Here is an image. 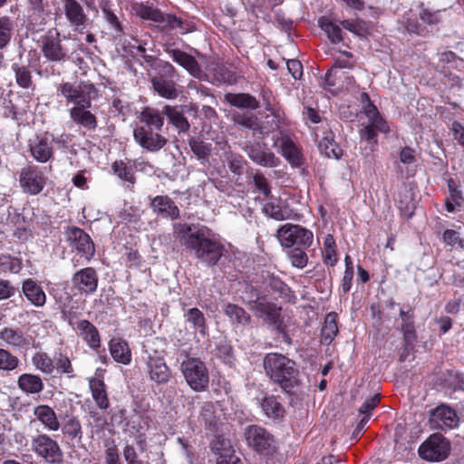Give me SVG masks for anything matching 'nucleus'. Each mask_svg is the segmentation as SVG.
<instances>
[{
    "label": "nucleus",
    "mask_w": 464,
    "mask_h": 464,
    "mask_svg": "<svg viewBox=\"0 0 464 464\" xmlns=\"http://www.w3.org/2000/svg\"><path fill=\"white\" fill-rule=\"evenodd\" d=\"M244 436L246 444L256 452L262 455H272L276 451V444L273 434L266 428L252 424L245 429Z\"/></svg>",
    "instance_id": "obj_10"
},
{
    "label": "nucleus",
    "mask_w": 464,
    "mask_h": 464,
    "mask_svg": "<svg viewBox=\"0 0 464 464\" xmlns=\"http://www.w3.org/2000/svg\"><path fill=\"white\" fill-rule=\"evenodd\" d=\"M30 450L45 464H62L64 452L59 441L50 434L39 432L31 436Z\"/></svg>",
    "instance_id": "obj_5"
},
{
    "label": "nucleus",
    "mask_w": 464,
    "mask_h": 464,
    "mask_svg": "<svg viewBox=\"0 0 464 464\" xmlns=\"http://www.w3.org/2000/svg\"><path fill=\"white\" fill-rule=\"evenodd\" d=\"M160 130L136 125L133 129V139L137 144L149 152L160 151L168 142Z\"/></svg>",
    "instance_id": "obj_14"
},
{
    "label": "nucleus",
    "mask_w": 464,
    "mask_h": 464,
    "mask_svg": "<svg viewBox=\"0 0 464 464\" xmlns=\"http://www.w3.org/2000/svg\"><path fill=\"white\" fill-rule=\"evenodd\" d=\"M34 366L44 374L52 375L54 372L53 356L45 352H37L32 357Z\"/></svg>",
    "instance_id": "obj_50"
},
{
    "label": "nucleus",
    "mask_w": 464,
    "mask_h": 464,
    "mask_svg": "<svg viewBox=\"0 0 464 464\" xmlns=\"http://www.w3.org/2000/svg\"><path fill=\"white\" fill-rule=\"evenodd\" d=\"M254 308L257 315L263 318L269 325L272 323H276V320L281 316V306L272 302L256 301L255 302Z\"/></svg>",
    "instance_id": "obj_39"
},
{
    "label": "nucleus",
    "mask_w": 464,
    "mask_h": 464,
    "mask_svg": "<svg viewBox=\"0 0 464 464\" xmlns=\"http://www.w3.org/2000/svg\"><path fill=\"white\" fill-rule=\"evenodd\" d=\"M18 389L27 395L39 394L44 389L42 378L34 373H22L17 378Z\"/></svg>",
    "instance_id": "obj_35"
},
{
    "label": "nucleus",
    "mask_w": 464,
    "mask_h": 464,
    "mask_svg": "<svg viewBox=\"0 0 464 464\" xmlns=\"http://www.w3.org/2000/svg\"><path fill=\"white\" fill-rule=\"evenodd\" d=\"M339 56L334 58V63L332 68L353 69L355 64L353 54L347 51H339Z\"/></svg>",
    "instance_id": "obj_62"
},
{
    "label": "nucleus",
    "mask_w": 464,
    "mask_h": 464,
    "mask_svg": "<svg viewBox=\"0 0 464 464\" xmlns=\"http://www.w3.org/2000/svg\"><path fill=\"white\" fill-rule=\"evenodd\" d=\"M338 314L335 312H330L325 315L323 327L321 329V343L330 344L339 333Z\"/></svg>",
    "instance_id": "obj_43"
},
{
    "label": "nucleus",
    "mask_w": 464,
    "mask_h": 464,
    "mask_svg": "<svg viewBox=\"0 0 464 464\" xmlns=\"http://www.w3.org/2000/svg\"><path fill=\"white\" fill-rule=\"evenodd\" d=\"M441 239L450 251L453 249H464V239L460 237L459 233L456 230L446 229L442 233Z\"/></svg>",
    "instance_id": "obj_58"
},
{
    "label": "nucleus",
    "mask_w": 464,
    "mask_h": 464,
    "mask_svg": "<svg viewBox=\"0 0 464 464\" xmlns=\"http://www.w3.org/2000/svg\"><path fill=\"white\" fill-rule=\"evenodd\" d=\"M266 375L287 394H295L302 386L299 368L295 361L280 353H268L263 359Z\"/></svg>",
    "instance_id": "obj_3"
},
{
    "label": "nucleus",
    "mask_w": 464,
    "mask_h": 464,
    "mask_svg": "<svg viewBox=\"0 0 464 464\" xmlns=\"http://www.w3.org/2000/svg\"><path fill=\"white\" fill-rule=\"evenodd\" d=\"M246 151L252 161L262 167L274 168L280 162L279 159L266 148V144L264 142L246 145Z\"/></svg>",
    "instance_id": "obj_21"
},
{
    "label": "nucleus",
    "mask_w": 464,
    "mask_h": 464,
    "mask_svg": "<svg viewBox=\"0 0 464 464\" xmlns=\"http://www.w3.org/2000/svg\"><path fill=\"white\" fill-rule=\"evenodd\" d=\"M61 33L57 28H50L40 36L38 41L43 56L49 62L58 64L66 63L71 55L69 49L63 44Z\"/></svg>",
    "instance_id": "obj_6"
},
{
    "label": "nucleus",
    "mask_w": 464,
    "mask_h": 464,
    "mask_svg": "<svg viewBox=\"0 0 464 464\" xmlns=\"http://www.w3.org/2000/svg\"><path fill=\"white\" fill-rule=\"evenodd\" d=\"M166 53L179 65L195 78H201L202 69L197 59L191 54L179 49H167Z\"/></svg>",
    "instance_id": "obj_23"
},
{
    "label": "nucleus",
    "mask_w": 464,
    "mask_h": 464,
    "mask_svg": "<svg viewBox=\"0 0 464 464\" xmlns=\"http://www.w3.org/2000/svg\"><path fill=\"white\" fill-rule=\"evenodd\" d=\"M459 420L456 411L446 404H440L430 411V423L433 430H450L458 426Z\"/></svg>",
    "instance_id": "obj_19"
},
{
    "label": "nucleus",
    "mask_w": 464,
    "mask_h": 464,
    "mask_svg": "<svg viewBox=\"0 0 464 464\" xmlns=\"http://www.w3.org/2000/svg\"><path fill=\"white\" fill-rule=\"evenodd\" d=\"M60 430L64 439L72 446H79L82 443L83 430L81 420L77 416H71L63 423Z\"/></svg>",
    "instance_id": "obj_28"
},
{
    "label": "nucleus",
    "mask_w": 464,
    "mask_h": 464,
    "mask_svg": "<svg viewBox=\"0 0 464 464\" xmlns=\"http://www.w3.org/2000/svg\"><path fill=\"white\" fill-rule=\"evenodd\" d=\"M318 149L321 154L329 159L340 160L343 154V150L335 141V135L332 130L324 132V136L319 141Z\"/></svg>",
    "instance_id": "obj_34"
},
{
    "label": "nucleus",
    "mask_w": 464,
    "mask_h": 464,
    "mask_svg": "<svg viewBox=\"0 0 464 464\" xmlns=\"http://www.w3.org/2000/svg\"><path fill=\"white\" fill-rule=\"evenodd\" d=\"M99 276L97 271L87 266L76 271L72 276V284L81 295H93L98 288Z\"/></svg>",
    "instance_id": "obj_20"
},
{
    "label": "nucleus",
    "mask_w": 464,
    "mask_h": 464,
    "mask_svg": "<svg viewBox=\"0 0 464 464\" xmlns=\"http://www.w3.org/2000/svg\"><path fill=\"white\" fill-rule=\"evenodd\" d=\"M136 14L143 20L152 21L163 32H169L179 29L181 34H187L192 31L191 23L182 20L173 14H164L160 9L151 5L140 4L136 8Z\"/></svg>",
    "instance_id": "obj_4"
},
{
    "label": "nucleus",
    "mask_w": 464,
    "mask_h": 464,
    "mask_svg": "<svg viewBox=\"0 0 464 464\" xmlns=\"http://www.w3.org/2000/svg\"><path fill=\"white\" fill-rule=\"evenodd\" d=\"M153 212L163 218L175 220L179 218V209L168 196H156L150 201Z\"/></svg>",
    "instance_id": "obj_25"
},
{
    "label": "nucleus",
    "mask_w": 464,
    "mask_h": 464,
    "mask_svg": "<svg viewBox=\"0 0 464 464\" xmlns=\"http://www.w3.org/2000/svg\"><path fill=\"white\" fill-rule=\"evenodd\" d=\"M113 174L120 179L126 181L130 184L135 183V171L132 165L125 162L122 160H115L111 165Z\"/></svg>",
    "instance_id": "obj_49"
},
{
    "label": "nucleus",
    "mask_w": 464,
    "mask_h": 464,
    "mask_svg": "<svg viewBox=\"0 0 464 464\" xmlns=\"http://www.w3.org/2000/svg\"><path fill=\"white\" fill-rule=\"evenodd\" d=\"M234 121L241 127L252 130L254 135L263 134L262 127L258 123L257 118L252 114L242 113L235 115Z\"/></svg>",
    "instance_id": "obj_56"
},
{
    "label": "nucleus",
    "mask_w": 464,
    "mask_h": 464,
    "mask_svg": "<svg viewBox=\"0 0 464 464\" xmlns=\"http://www.w3.org/2000/svg\"><path fill=\"white\" fill-rule=\"evenodd\" d=\"M224 313L233 323L238 324H247L251 320L250 314L243 307L235 304H226Z\"/></svg>",
    "instance_id": "obj_51"
},
{
    "label": "nucleus",
    "mask_w": 464,
    "mask_h": 464,
    "mask_svg": "<svg viewBox=\"0 0 464 464\" xmlns=\"http://www.w3.org/2000/svg\"><path fill=\"white\" fill-rule=\"evenodd\" d=\"M64 234L66 239L71 246L74 247L78 253L85 256L88 260L93 257L95 254V246L91 237L82 228L76 226H68Z\"/></svg>",
    "instance_id": "obj_16"
},
{
    "label": "nucleus",
    "mask_w": 464,
    "mask_h": 464,
    "mask_svg": "<svg viewBox=\"0 0 464 464\" xmlns=\"http://www.w3.org/2000/svg\"><path fill=\"white\" fill-rule=\"evenodd\" d=\"M23 268L22 259L10 255L0 256V271L4 273H19Z\"/></svg>",
    "instance_id": "obj_59"
},
{
    "label": "nucleus",
    "mask_w": 464,
    "mask_h": 464,
    "mask_svg": "<svg viewBox=\"0 0 464 464\" xmlns=\"http://www.w3.org/2000/svg\"><path fill=\"white\" fill-rule=\"evenodd\" d=\"M215 353L226 363L231 362L233 359V348L227 341H221L217 344Z\"/></svg>",
    "instance_id": "obj_63"
},
{
    "label": "nucleus",
    "mask_w": 464,
    "mask_h": 464,
    "mask_svg": "<svg viewBox=\"0 0 464 464\" xmlns=\"http://www.w3.org/2000/svg\"><path fill=\"white\" fill-rule=\"evenodd\" d=\"M163 114L179 132H187L189 130L190 124L178 107L165 105L163 107Z\"/></svg>",
    "instance_id": "obj_45"
},
{
    "label": "nucleus",
    "mask_w": 464,
    "mask_h": 464,
    "mask_svg": "<svg viewBox=\"0 0 464 464\" xmlns=\"http://www.w3.org/2000/svg\"><path fill=\"white\" fill-rule=\"evenodd\" d=\"M400 317L401 319L400 331L402 334V338L407 343L417 342L418 334L414 321V309L411 306L408 307V310L401 309Z\"/></svg>",
    "instance_id": "obj_36"
},
{
    "label": "nucleus",
    "mask_w": 464,
    "mask_h": 464,
    "mask_svg": "<svg viewBox=\"0 0 464 464\" xmlns=\"http://www.w3.org/2000/svg\"><path fill=\"white\" fill-rule=\"evenodd\" d=\"M263 413L275 421H282L285 416V409L278 395H265L260 401Z\"/></svg>",
    "instance_id": "obj_26"
},
{
    "label": "nucleus",
    "mask_w": 464,
    "mask_h": 464,
    "mask_svg": "<svg viewBox=\"0 0 464 464\" xmlns=\"http://www.w3.org/2000/svg\"><path fill=\"white\" fill-rule=\"evenodd\" d=\"M308 248L295 247L287 252V257L291 265L296 268L302 269L308 264V256L306 250Z\"/></svg>",
    "instance_id": "obj_60"
},
{
    "label": "nucleus",
    "mask_w": 464,
    "mask_h": 464,
    "mask_svg": "<svg viewBox=\"0 0 464 464\" xmlns=\"http://www.w3.org/2000/svg\"><path fill=\"white\" fill-rule=\"evenodd\" d=\"M318 25L326 34L332 44H336L343 42L341 27L334 24L328 16H321L318 19Z\"/></svg>",
    "instance_id": "obj_47"
},
{
    "label": "nucleus",
    "mask_w": 464,
    "mask_h": 464,
    "mask_svg": "<svg viewBox=\"0 0 464 464\" xmlns=\"http://www.w3.org/2000/svg\"><path fill=\"white\" fill-rule=\"evenodd\" d=\"M47 177L36 165H27L19 172V184L23 191L28 195L36 196L44 188Z\"/></svg>",
    "instance_id": "obj_13"
},
{
    "label": "nucleus",
    "mask_w": 464,
    "mask_h": 464,
    "mask_svg": "<svg viewBox=\"0 0 464 464\" xmlns=\"http://www.w3.org/2000/svg\"><path fill=\"white\" fill-rule=\"evenodd\" d=\"M188 145L191 151L198 160H208L212 150V144L199 138L189 139Z\"/></svg>",
    "instance_id": "obj_54"
},
{
    "label": "nucleus",
    "mask_w": 464,
    "mask_h": 464,
    "mask_svg": "<svg viewBox=\"0 0 464 464\" xmlns=\"http://www.w3.org/2000/svg\"><path fill=\"white\" fill-rule=\"evenodd\" d=\"M225 101L231 106L239 109L256 110L260 107L259 102L255 96L245 92H227L225 94Z\"/></svg>",
    "instance_id": "obj_40"
},
{
    "label": "nucleus",
    "mask_w": 464,
    "mask_h": 464,
    "mask_svg": "<svg viewBox=\"0 0 464 464\" xmlns=\"http://www.w3.org/2000/svg\"><path fill=\"white\" fill-rule=\"evenodd\" d=\"M89 388L96 406L100 410H107L110 407V400L104 381L101 378L92 377L89 379Z\"/></svg>",
    "instance_id": "obj_33"
},
{
    "label": "nucleus",
    "mask_w": 464,
    "mask_h": 464,
    "mask_svg": "<svg viewBox=\"0 0 464 464\" xmlns=\"http://www.w3.org/2000/svg\"><path fill=\"white\" fill-rule=\"evenodd\" d=\"M281 154L295 168H300L304 164L301 149L289 137L282 140Z\"/></svg>",
    "instance_id": "obj_37"
},
{
    "label": "nucleus",
    "mask_w": 464,
    "mask_h": 464,
    "mask_svg": "<svg viewBox=\"0 0 464 464\" xmlns=\"http://www.w3.org/2000/svg\"><path fill=\"white\" fill-rule=\"evenodd\" d=\"M58 96L65 99L67 104L74 106L69 110L72 121L88 130H94L98 126L97 117L88 111L92 101L98 95V90L90 82H81L78 85L64 82L56 86Z\"/></svg>",
    "instance_id": "obj_2"
},
{
    "label": "nucleus",
    "mask_w": 464,
    "mask_h": 464,
    "mask_svg": "<svg viewBox=\"0 0 464 464\" xmlns=\"http://www.w3.org/2000/svg\"><path fill=\"white\" fill-rule=\"evenodd\" d=\"M34 212L29 208L17 209L8 207L6 225L14 227V236L19 240L25 241L33 236Z\"/></svg>",
    "instance_id": "obj_11"
},
{
    "label": "nucleus",
    "mask_w": 464,
    "mask_h": 464,
    "mask_svg": "<svg viewBox=\"0 0 464 464\" xmlns=\"http://www.w3.org/2000/svg\"><path fill=\"white\" fill-rule=\"evenodd\" d=\"M284 248H309L314 242L313 232L298 224L285 223L279 227L276 235Z\"/></svg>",
    "instance_id": "obj_7"
},
{
    "label": "nucleus",
    "mask_w": 464,
    "mask_h": 464,
    "mask_svg": "<svg viewBox=\"0 0 464 464\" xmlns=\"http://www.w3.org/2000/svg\"><path fill=\"white\" fill-rule=\"evenodd\" d=\"M420 19L428 25H436L440 23V10H431L420 3L418 6Z\"/></svg>",
    "instance_id": "obj_61"
},
{
    "label": "nucleus",
    "mask_w": 464,
    "mask_h": 464,
    "mask_svg": "<svg viewBox=\"0 0 464 464\" xmlns=\"http://www.w3.org/2000/svg\"><path fill=\"white\" fill-rule=\"evenodd\" d=\"M186 321L192 324L203 335L206 334L207 324L204 314L198 308H190L185 314Z\"/></svg>",
    "instance_id": "obj_53"
},
{
    "label": "nucleus",
    "mask_w": 464,
    "mask_h": 464,
    "mask_svg": "<svg viewBox=\"0 0 464 464\" xmlns=\"http://www.w3.org/2000/svg\"><path fill=\"white\" fill-rule=\"evenodd\" d=\"M122 455L126 464H144L143 461L139 459L138 452L132 444L126 443L124 445Z\"/></svg>",
    "instance_id": "obj_64"
},
{
    "label": "nucleus",
    "mask_w": 464,
    "mask_h": 464,
    "mask_svg": "<svg viewBox=\"0 0 464 464\" xmlns=\"http://www.w3.org/2000/svg\"><path fill=\"white\" fill-rule=\"evenodd\" d=\"M0 341L14 349L27 347L30 340L20 328L4 327L0 330Z\"/></svg>",
    "instance_id": "obj_30"
},
{
    "label": "nucleus",
    "mask_w": 464,
    "mask_h": 464,
    "mask_svg": "<svg viewBox=\"0 0 464 464\" xmlns=\"http://www.w3.org/2000/svg\"><path fill=\"white\" fill-rule=\"evenodd\" d=\"M34 415L46 430L50 431H57L60 430L61 422L51 406L47 404L37 405L34 409Z\"/></svg>",
    "instance_id": "obj_29"
},
{
    "label": "nucleus",
    "mask_w": 464,
    "mask_h": 464,
    "mask_svg": "<svg viewBox=\"0 0 464 464\" xmlns=\"http://www.w3.org/2000/svg\"><path fill=\"white\" fill-rule=\"evenodd\" d=\"M146 372L150 380L157 385L167 384L171 378V371L167 365L164 356L157 351L149 353L146 360Z\"/></svg>",
    "instance_id": "obj_15"
},
{
    "label": "nucleus",
    "mask_w": 464,
    "mask_h": 464,
    "mask_svg": "<svg viewBox=\"0 0 464 464\" xmlns=\"http://www.w3.org/2000/svg\"><path fill=\"white\" fill-rule=\"evenodd\" d=\"M54 136L44 132L29 140L28 147L31 156L40 163H46L53 157V142Z\"/></svg>",
    "instance_id": "obj_18"
},
{
    "label": "nucleus",
    "mask_w": 464,
    "mask_h": 464,
    "mask_svg": "<svg viewBox=\"0 0 464 464\" xmlns=\"http://www.w3.org/2000/svg\"><path fill=\"white\" fill-rule=\"evenodd\" d=\"M76 334L82 339L87 346L98 351L102 344L101 335L98 328L87 319H81L76 322Z\"/></svg>",
    "instance_id": "obj_22"
},
{
    "label": "nucleus",
    "mask_w": 464,
    "mask_h": 464,
    "mask_svg": "<svg viewBox=\"0 0 464 464\" xmlns=\"http://www.w3.org/2000/svg\"><path fill=\"white\" fill-rule=\"evenodd\" d=\"M12 70L14 73L16 84L24 90H32L35 88L33 79V72L29 64L13 63Z\"/></svg>",
    "instance_id": "obj_41"
},
{
    "label": "nucleus",
    "mask_w": 464,
    "mask_h": 464,
    "mask_svg": "<svg viewBox=\"0 0 464 464\" xmlns=\"http://www.w3.org/2000/svg\"><path fill=\"white\" fill-rule=\"evenodd\" d=\"M263 212L267 217L277 221L289 219L292 213L291 209H289L287 206L283 207L274 202L265 204L263 207Z\"/></svg>",
    "instance_id": "obj_52"
},
{
    "label": "nucleus",
    "mask_w": 464,
    "mask_h": 464,
    "mask_svg": "<svg viewBox=\"0 0 464 464\" xmlns=\"http://www.w3.org/2000/svg\"><path fill=\"white\" fill-rule=\"evenodd\" d=\"M22 292L27 301L35 307H43L46 304L47 297L42 285L33 278L23 281Z\"/></svg>",
    "instance_id": "obj_27"
},
{
    "label": "nucleus",
    "mask_w": 464,
    "mask_h": 464,
    "mask_svg": "<svg viewBox=\"0 0 464 464\" xmlns=\"http://www.w3.org/2000/svg\"><path fill=\"white\" fill-rule=\"evenodd\" d=\"M64 15L68 23L76 30L88 21V15L78 0H63Z\"/></svg>",
    "instance_id": "obj_24"
},
{
    "label": "nucleus",
    "mask_w": 464,
    "mask_h": 464,
    "mask_svg": "<svg viewBox=\"0 0 464 464\" xmlns=\"http://www.w3.org/2000/svg\"><path fill=\"white\" fill-rule=\"evenodd\" d=\"M53 361L54 371H56L60 376H65L68 379L76 377L74 367L66 353L62 351L55 352Z\"/></svg>",
    "instance_id": "obj_44"
},
{
    "label": "nucleus",
    "mask_w": 464,
    "mask_h": 464,
    "mask_svg": "<svg viewBox=\"0 0 464 464\" xmlns=\"http://www.w3.org/2000/svg\"><path fill=\"white\" fill-rule=\"evenodd\" d=\"M173 234L186 249L208 267L219 266L226 256L227 248L221 237L207 226L176 223Z\"/></svg>",
    "instance_id": "obj_1"
},
{
    "label": "nucleus",
    "mask_w": 464,
    "mask_h": 464,
    "mask_svg": "<svg viewBox=\"0 0 464 464\" xmlns=\"http://www.w3.org/2000/svg\"><path fill=\"white\" fill-rule=\"evenodd\" d=\"M450 198L445 201L446 210L450 213L455 211L456 208H460L464 203L463 192L460 189L459 182L455 179L450 178L447 180Z\"/></svg>",
    "instance_id": "obj_42"
},
{
    "label": "nucleus",
    "mask_w": 464,
    "mask_h": 464,
    "mask_svg": "<svg viewBox=\"0 0 464 464\" xmlns=\"http://www.w3.org/2000/svg\"><path fill=\"white\" fill-rule=\"evenodd\" d=\"M157 72L150 82L154 91L161 97L169 100L177 98L175 77L177 71L169 62L160 61L156 66Z\"/></svg>",
    "instance_id": "obj_9"
},
{
    "label": "nucleus",
    "mask_w": 464,
    "mask_h": 464,
    "mask_svg": "<svg viewBox=\"0 0 464 464\" xmlns=\"http://www.w3.org/2000/svg\"><path fill=\"white\" fill-rule=\"evenodd\" d=\"M109 352L112 359L123 365H128L131 362V350L129 343L121 338H112L108 343Z\"/></svg>",
    "instance_id": "obj_32"
},
{
    "label": "nucleus",
    "mask_w": 464,
    "mask_h": 464,
    "mask_svg": "<svg viewBox=\"0 0 464 464\" xmlns=\"http://www.w3.org/2000/svg\"><path fill=\"white\" fill-rule=\"evenodd\" d=\"M180 371L191 390L205 392L209 386V372L203 361L196 357H188L181 362Z\"/></svg>",
    "instance_id": "obj_8"
},
{
    "label": "nucleus",
    "mask_w": 464,
    "mask_h": 464,
    "mask_svg": "<svg viewBox=\"0 0 464 464\" xmlns=\"http://www.w3.org/2000/svg\"><path fill=\"white\" fill-rule=\"evenodd\" d=\"M123 430L135 437V441L141 452L146 450V431L150 428L149 418L134 412L129 417L123 418Z\"/></svg>",
    "instance_id": "obj_17"
},
{
    "label": "nucleus",
    "mask_w": 464,
    "mask_h": 464,
    "mask_svg": "<svg viewBox=\"0 0 464 464\" xmlns=\"http://www.w3.org/2000/svg\"><path fill=\"white\" fill-rule=\"evenodd\" d=\"M198 420L206 430H214L216 429L217 417L215 406L212 401H205L202 403Z\"/></svg>",
    "instance_id": "obj_46"
},
{
    "label": "nucleus",
    "mask_w": 464,
    "mask_h": 464,
    "mask_svg": "<svg viewBox=\"0 0 464 464\" xmlns=\"http://www.w3.org/2000/svg\"><path fill=\"white\" fill-rule=\"evenodd\" d=\"M106 23L109 24L113 38L121 40L125 35V29L122 22L112 11L106 10V14H103Z\"/></svg>",
    "instance_id": "obj_55"
},
{
    "label": "nucleus",
    "mask_w": 464,
    "mask_h": 464,
    "mask_svg": "<svg viewBox=\"0 0 464 464\" xmlns=\"http://www.w3.org/2000/svg\"><path fill=\"white\" fill-rule=\"evenodd\" d=\"M450 451V443L441 434H431L419 449V456L427 461L439 462L446 459Z\"/></svg>",
    "instance_id": "obj_12"
},
{
    "label": "nucleus",
    "mask_w": 464,
    "mask_h": 464,
    "mask_svg": "<svg viewBox=\"0 0 464 464\" xmlns=\"http://www.w3.org/2000/svg\"><path fill=\"white\" fill-rule=\"evenodd\" d=\"M164 116L163 110L160 111L158 109L146 106L140 112L138 117L140 123L138 125L161 131L164 125Z\"/></svg>",
    "instance_id": "obj_31"
},
{
    "label": "nucleus",
    "mask_w": 464,
    "mask_h": 464,
    "mask_svg": "<svg viewBox=\"0 0 464 464\" xmlns=\"http://www.w3.org/2000/svg\"><path fill=\"white\" fill-rule=\"evenodd\" d=\"M322 256L326 266H334L338 262L337 246L332 234H327L324 238Z\"/></svg>",
    "instance_id": "obj_48"
},
{
    "label": "nucleus",
    "mask_w": 464,
    "mask_h": 464,
    "mask_svg": "<svg viewBox=\"0 0 464 464\" xmlns=\"http://www.w3.org/2000/svg\"><path fill=\"white\" fill-rule=\"evenodd\" d=\"M19 358L9 350L0 348V371L10 372L18 368Z\"/></svg>",
    "instance_id": "obj_57"
},
{
    "label": "nucleus",
    "mask_w": 464,
    "mask_h": 464,
    "mask_svg": "<svg viewBox=\"0 0 464 464\" xmlns=\"http://www.w3.org/2000/svg\"><path fill=\"white\" fill-rule=\"evenodd\" d=\"M16 23L8 16H0V64L4 60L3 51L5 50L11 44L12 38L15 32Z\"/></svg>",
    "instance_id": "obj_38"
}]
</instances>
